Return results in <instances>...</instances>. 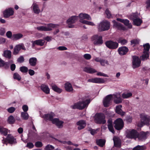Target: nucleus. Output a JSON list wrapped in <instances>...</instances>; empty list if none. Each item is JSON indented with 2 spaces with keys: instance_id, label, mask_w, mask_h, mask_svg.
I'll return each mask as SVG.
<instances>
[{
  "instance_id": "nucleus-1",
  "label": "nucleus",
  "mask_w": 150,
  "mask_h": 150,
  "mask_svg": "<svg viewBox=\"0 0 150 150\" xmlns=\"http://www.w3.org/2000/svg\"><path fill=\"white\" fill-rule=\"evenodd\" d=\"M90 102V99H86L85 101H80L74 103L71 107L73 109L81 110L87 107Z\"/></svg>"
},
{
  "instance_id": "nucleus-2",
  "label": "nucleus",
  "mask_w": 150,
  "mask_h": 150,
  "mask_svg": "<svg viewBox=\"0 0 150 150\" xmlns=\"http://www.w3.org/2000/svg\"><path fill=\"white\" fill-rule=\"evenodd\" d=\"M115 129L117 130H120L124 127V122L122 119L120 118L116 119L113 123Z\"/></svg>"
},
{
  "instance_id": "nucleus-3",
  "label": "nucleus",
  "mask_w": 150,
  "mask_h": 150,
  "mask_svg": "<svg viewBox=\"0 0 150 150\" xmlns=\"http://www.w3.org/2000/svg\"><path fill=\"white\" fill-rule=\"evenodd\" d=\"M56 25L53 23H48L47 24V27L44 26H40L37 27L36 29L39 31H48L52 30V28H54L56 27Z\"/></svg>"
},
{
  "instance_id": "nucleus-4",
  "label": "nucleus",
  "mask_w": 150,
  "mask_h": 150,
  "mask_svg": "<svg viewBox=\"0 0 150 150\" xmlns=\"http://www.w3.org/2000/svg\"><path fill=\"white\" fill-rule=\"evenodd\" d=\"M141 123L140 127H142L144 125L149 126L150 125V117L146 115H141Z\"/></svg>"
},
{
  "instance_id": "nucleus-5",
  "label": "nucleus",
  "mask_w": 150,
  "mask_h": 150,
  "mask_svg": "<svg viewBox=\"0 0 150 150\" xmlns=\"http://www.w3.org/2000/svg\"><path fill=\"white\" fill-rule=\"evenodd\" d=\"M105 44L108 48L111 50L116 49L118 48L119 46L118 43L112 40L106 41Z\"/></svg>"
},
{
  "instance_id": "nucleus-6",
  "label": "nucleus",
  "mask_w": 150,
  "mask_h": 150,
  "mask_svg": "<svg viewBox=\"0 0 150 150\" xmlns=\"http://www.w3.org/2000/svg\"><path fill=\"white\" fill-rule=\"evenodd\" d=\"M79 19V16H72L68 19L67 21V23L68 24L69 28H74V25L72 24L76 22Z\"/></svg>"
},
{
  "instance_id": "nucleus-7",
  "label": "nucleus",
  "mask_w": 150,
  "mask_h": 150,
  "mask_svg": "<svg viewBox=\"0 0 150 150\" xmlns=\"http://www.w3.org/2000/svg\"><path fill=\"white\" fill-rule=\"evenodd\" d=\"M91 40L93 41V43L95 45H101L103 43L102 36L96 35L93 36Z\"/></svg>"
},
{
  "instance_id": "nucleus-8",
  "label": "nucleus",
  "mask_w": 150,
  "mask_h": 150,
  "mask_svg": "<svg viewBox=\"0 0 150 150\" xmlns=\"http://www.w3.org/2000/svg\"><path fill=\"white\" fill-rule=\"evenodd\" d=\"M94 121L96 123L98 124L103 123V113H96L94 116Z\"/></svg>"
},
{
  "instance_id": "nucleus-9",
  "label": "nucleus",
  "mask_w": 150,
  "mask_h": 150,
  "mask_svg": "<svg viewBox=\"0 0 150 150\" xmlns=\"http://www.w3.org/2000/svg\"><path fill=\"white\" fill-rule=\"evenodd\" d=\"M132 63L133 68H135L140 66L141 61L138 56H133L132 57Z\"/></svg>"
},
{
  "instance_id": "nucleus-10",
  "label": "nucleus",
  "mask_w": 150,
  "mask_h": 150,
  "mask_svg": "<svg viewBox=\"0 0 150 150\" xmlns=\"http://www.w3.org/2000/svg\"><path fill=\"white\" fill-rule=\"evenodd\" d=\"M21 49L24 50H26V49L23 44H21L16 45L14 49V50L13 52V54L14 55L18 54Z\"/></svg>"
},
{
  "instance_id": "nucleus-11",
  "label": "nucleus",
  "mask_w": 150,
  "mask_h": 150,
  "mask_svg": "<svg viewBox=\"0 0 150 150\" xmlns=\"http://www.w3.org/2000/svg\"><path fill=\"white\" fill-rule=\"evenodd\" d=\"M13 9L12 8H9L6 9L4 11L3 13L4 16L5 18H8L13 15Z\"/></svg>"
},
{
  "instance_id": "nucleus-12",
  "label": "nucleus",
  "mask_w": 150,
  "mask_h": 150,
  "mask_svg": "<svg viewBox=\"0 0 150 150\" xmlns=\"http://www.w3.org/2000/svg\"><path fill=\"white\" fill-rule=\"evenodd\" d=\"M138 135V132L134 129H132L129 131L127 135V137L128 138L136 139L137 138Z\"/></svg>"
},
{
  "instance_id": "nucleus-13",
  "label": "nucleus",
  "mask_w": 150,
  "mask_h": 150,
  "mask_svg": "<svg viewBox=\"0 0 150 150\" xmlns=\"http://www.w3.org/2000/svg\"><path fill=\"white\" fill-rule=\"evenodd\" d=\"M129 51V50L128 47L125 46L119 47L117 50L118 54L120 56L126 55Z\"/></svg>"
},
{
  "instance_id": "nucleus-14",
  "label": "nucleus",
  "mask_w": 150,
  "mask_h": 150,
  "mask_svg": "<svg viewBox=\"0 0 150 150\" xmlns=\"http://www.w3.org/2000/svg\"><path fill=\"white\" fill-rule=\"evenodd\" d=\"M4 142H8L10 144H15L16 143V139L10 134L7 135L6 138L4 139Z\"/></svg>"
},
{
  "instance_id": "nucleus-15",
  "label": "nucleus",
  "mask_w": 150,
  "mask_h": 150,
  "mask_svg": "<svg viewBox=\"0 0 150 150\" xmlns=\"http://www.w3.org/2000/svg\"><path fill=\"white\" fill-rule=\"evenodd\" d=\"M113 26L116 28L117 30H126V28L120 23L117 22L115 21H113Z\"/></svg>"
},
{
  "instance_id": "nucleus-16",
  "label": "nucleus",
  "mask_w": 150,
  "mask_h": 150,
  "mask_svg": "<svg viewBox=\"0 0 150 150\" xmlns=\"http://www.w3.org/2000/svg\"><path fill=\"white\" fill-rule=\"evenodd\" d=\"M76 124L78 126V129L81 130L85 128L86 124L85 121L83 120H80L76 123Z\"/></svg>"
},
{
  "instance_id": "nucleus-17",
  "label": "nucleus",
  "mask_w": 150,
  "mask_h": 150,
  "mask_svg": "<svg viewBox=\"0 0 150 150\" xmlns=\"http://www.w3.org/2000/svg\"><path fill=\"white\" fill-rule=\"evenodd\" d=\"M64 123L63 121L59 120V119L57 118H54L52 121V123L55 124L59 128H62L63 127Z\"/></svg>"
},
{
  "instance_id": "nucleus-18",
  "label": "nucleus",
  "mask_w": 150,
  "mask_h": 150,
  "mask_svg": "<svg viewBox=\"0 0 150 150\" xmlns=\"http://www.w3.org/2000/svg\"><path fill=\"white\" fill-rule=\"evenodd\" d=\"M117 20L123 23L124 25L129 28H132V25L131 23H129V21L127 19H124L120 18H117Z\"/></svg>"
},
{
  "instance_id": "nucleus-19",
  "label": "nucleus",
  "mask_w": 150,
  "mask_h": 150,
  "mask_svg": "<svg viewBox=\"0 0 150 150\" xmlns=\"http://www.w3.org/2000/svg\"><path fill=\"white\" fill-rule=\"evenodd\" d=\"M32 47L34 48L35 45L40 46H43L45 43V41L43 40L39 39L32 41Z\"/></svg>"
},
{
  "instance_id": "nucleus-20",
  "label": "nucleus",
  "mask_w": 150,
  "mask_h": 150,
  "mask_svg": "<svg viewBox=\"0 0 150 150\" xmlns=\"http://www.w3.org/2000/svg\"><path fill=\"white\" fill-rule=\"evenodd\" d=\"M114 146L116 147L120 148L121 146V141L118 137H114L113 138Z\"/></svg>"
},
{
  "instance_id": "nucleus-21",
  "label": "nucleus",
  "mask_w": 150,
  "mask_h": 150,
  "mask_svg": "<svg viewBox=\"0 0 150 150\" xmlns=\"http://www.w3.org/2000/svg\"><path fill=\"white\" fill-rule=\"evenodd\" d=\"M55 116L54 113L51 112L50 114H45L43 117L45 120L51 121L52 122V120L54 119L53 118Z\"/></svg>"
},
{
  "instance_id": "nucleus-22",
  "label": "nucleus",
  "mask_w": 150,
  "mask_h": 150,
  "mask_svg": "<svg viewBox=\"0 0 150 150\" xmlns=\"http://www.w3.org/2000/svg\"><path fill=\"white\" fill-rule=\"evenodd\" d=\"M88 82L95 83H103V79L98 78H93L88 79Z\"/></svg>"
},
{
  "instance_id": "nucleus-23",
  "label": "nucleus",
  "mask_w": 150,
  "mask_h": 150,
  "mask_svg": "<svg viewBox=\"0 0 150 150\" xmlns=\"http://www.w3.org/2000/svg\"><path fill=\"white\" fill-rule=\"evenodd\" d=\"M108 128L110 131L114 134L115 132L112 125V119L109 118L107 121Z\"/></svg>"
},
{
  "instance_id": "nucleus-24",
  "label": "nucleus",
  "mask_w": 150,
  "mask_h": 150,
  "mask_svg": "<svg viewBox=\"0 0 150 150\" xmlns=\"http://www.w3.org/2000/svg\"><path fill=\"white\" fill-rule=\"evenodd\" d=\"M79 18L80 19V21L81 22V21H84V19H86L88 20H91V18L90 16L86 13H81L79 15Z\"/></svg>"
},
{
  "instance_id": "nucleus-25",
  "label": "nucleus",
  "mask_w": 150,
  "mask_h": 150,
  "mask_svg": "<svg viewBox=\"0 0 150 150\" xmlns=\"http://www.w3.org/2000/svg\"><path fill=\"white\" fill-rule=\"evenodd\" d=\"M122 107V106L121 105L117 106L116 107L115 111L116 112L117 114L121 116H123L124 115L125 112L123 111L121 109Z\"/></svg>"
},
{
  "instance_id": "nucleus-26",
  "label": "nucleus",
  "mask_w": 150,
  "mask_h": 150,
  "mask_svg": "<svg viewBox=\"0 0 150 150\" xmlns=\"http://www.w3.org/2000/svg\"><path fill=\"white\" fill-rule=\"evenodd\" d=\"M23 35L21 33H18L13 35L12 39L13 40H17L23 38Z\"/></svg>"
},
{
  "instance_id": "nucleus-27",
  "label": "nucleus",
  "mask_w": 150,
  "mask_h": 150,
  "mask_svg": "<svg viewBox=\"0 0 150 150\" xmlns=\"http://www.w3.org/2000/svg\"><path fill=\"white\" fill-rule=\"evenodd\" d=\"M138 138L140 140H145L147 137V133L144 132H141L140 133L138 132Z\"/></svg>"
},
{
  "instance_id": "nucleus-28",
  "label": "nucleus",
  "mask_w": 150,
  "mask_h": 150,
  "mask_svg": "<svg viewBox=\"0 0 150 150\" xmlns=\"http://www.w3.org/2000/svg\"><path fill=\"white\" fill-rule=\"evenodd\" d=\"M32 6L33 10L34 13L38 14L40 12V10L38 5L36 3H33Z\"/></svg>"
},
{
  "instance_id": "nucleus-29",
  "label": "nucleus",
  "mask_w": 150,
  "mask_h": 150,
  "mask_svg": "<svg viewBox=\"0 0 150 150\" xmlns=\"http://www.w3.org/2000/svg\"><path fill=\"white\" fill-rule=\"evenodd\" d=\"M114 96V102L116 104H119L121 103L122 101V99L121 98L120 96H118L116 95H113Z\"/></svg>"
},
{
  "instance_id": "nucleus-30",
  "label": "nucleus",
  "mask_w": 150,
  "mask_h": 150,
  "mask_svg": "<svg viewBox=\"0 0 150 150\" xmlns=\"http://www.w3.org/2000/svg\"><path fill=\"white\" fill-rule=\"evenodd\" d=\"M40 88L46 94L49 93L50 89L45 84H42L40 86Z\"/></svg>"
},
{
  "instance_id": "nucleus-31",
  "label": "nucleus",
  "mask_w": 150,
  "mask_h": 150,
  "mask_svg": "<svg viewBox=\"0 0 150 150\" xmlns=\"http://www.w3.org/2000/svg\"><path fill=\"white\" fill-rule=\"evenodd\" d=\"M37 61V60L36 57H31L29 59V63L30 66L34 67L36 64Z\"/></svg>"
},
{
  "instance_id": "nucleus-32",
  "label": "nucleus",
  "mask_w": 150,
  "mask_h": 150,
  "mask_svg": "<svg viewBox=\"0 0 150 150\" xmlns=\"http://www.w3.org/2000/svg\"><path fill=\"white\" fill-rule=\"evenodd\" d=\"M83 71L88 73L93 74L97 72L95 69L88 67H85L83 69Z\"/></svg>"
},
{
  "instance_id": "nucleus-33",
  "label": "nucleus",
  "mask_w": 150,
  "mask_h": 150,
  "mask_svg": "<svg viewBox=\"0 0 150 150\" xmlns=\"http://www.w3.org/2000/svg\"><path fill=\"white\" fill-rule=\"evenodd\" d=\"M8 129L5 128L3 127L0 126V133L4 136L7 135Z\"/></svg>"
},
{
  "instance_id": "nucleus-34",
  "label": "nucleus",
  "mask_w": 150,
  "mask_h": 150,
  "mask_svg": "<svg viewBox=\"0 0 150 150\" xmlns=\"http://www.w3.org/2000/svg\"><path fill=\"white\" fill-rule=\"evenodd\" d=\"M149 56V53L147 52H143V54L142 56L140 57V58L142 60L144 61L148 59Z\"/></svg>"
},
{
  "instance_id": "nucleus-35",
  "label": "nucleus",
  "mask_w": 150,
  "mask_h": 150,
  "mask_svg": "<svg viewBox=\"0 0 150 150\" xmlns=\"http://www.w3.org/2000/svg\"><path fill=\"white\" fill-rule=\"evenodd\" d=\"M4 56L8 59H10L11 57V52L9 50H6L4 52Z\"/></svg>"
},
{
  "instance_id": "nucleus-36",
  "label": "nucleus",
  "mask_w": 150,
  "mask_h": 150,
  "mask_svg": "<svg viewBox=\"0 0 150 150\" xmlns=\"http://www.w3.org/2000/svg\"><path fill=\"white\" fill-rule=\"evenodd\" d=\"M110 23L107 21H104V31L109 30L110 28Z\"/></svg>"
},
{
  "instance_id": "nucleus-37",
  "label": "nucleus",
  "mask_w": 150,
  "mask_h": 150,
  "mask_svg": "<svg viewBox=\"0 0 150 150\" xmlns=\"http://www.w3.org/2000/svg\"><path fill=\"white\" fill-rule=\"evenodd\" d=\"M65 88L66 90L68 92H70L73 90L71 84L69 83H65Z\"/></svg>"
},
{
  "instance_id": "nucleus-38",
  "label": "nucleus",
  "mask_w": 150,
  "mask_h": 150,
  "mask_svg": "<svg viewBox=\"0 0 150 150\" xmlns=\"http://www.w3.org/2000/svg\"><path fill=\"white\" fill-rule=\"evenodd\" d=\"M52 88L54 91L59 93H61L62 91L61 89L58 88L56 85H52Z\"/></svg>"
},
{
  "instance_id": "nucleus-39",
  "label": "nucleus",
  "mask_w": 150,
  "mask_h": 150,
  "mask_svg": "<svg viewBox=\"0 0 150 150\" xmlns=\"http://www.w3.org/2000/svg\"><path fill=\"white\" fill-rule=\"evenodd\" d=\"M133 23L135 25L139 26L141 25L142 22V20L138 18L133 21Z\"/></svg>"
},
{
  "instance_id": "nucleus-40",
  "label": "nucleus",
  "mask_w": 150,
  "mask_h": 150,
  "mask_svg": "<svg viewBox=\"0 0 150 150\" xmlns=\"http://www.w3.org/2000/svg\"><path fill=\"white\" fill-rule=\"evenodd\" d=\"M21 117L23 120H26L29 118V115L27 112H22L21 114Z\"/></svg>"
},
{
  "instance_id": "nucleus-41",
  "label": "nucleus",
  "mask_w": 150,
  "mask_h": 150,
  "mask_svg": "<svg viewBox=\"0 0 150 150\" xmlns=\"http://www.w3.org/2000/svg\"><path fill=\"white\" fill-rule=\"evenodd\" d=\"M144 49L143 52H145L148 53L149 52V49L150 48V45L149 43H147L143 45Z\"/></svg>"
},
{
  "instance_id": "nucleus-42",
  "label": "nucleus",
  "mask_w": 150,
  "mask_h": 150,
  "mask_svg": "<svg viewBox=\"0 0 150 150\" xmlns=\"http://www.w3.org/2000/svg\"><path fill=\"white\" fill-rule=\"evenodd\" d=\"M118 43H121L122 45H125L128 42L125 39H122V38H120L117 40Z\"/></svg>"
},
{
  "instance_id": "nucleus-43",
  "label": "nucleus",
  "mask_w": 150,
  "mask_h": 150,
  "mask_svg": "<svg viewBox=\"0 0 150 150\" xmlns=\"http://www.w3.org/2000/svg\"><path fill=\"white\" fill-rule=\"evenodd\" d=\"M132 94L131 93H123L122 95V97L123 98H127L132 96Z\"/></svg>"
},
{
  "instance_id": "nucleus-44",
  "label": "nucleus",
  "mask_w": 150,
  "mask_h": 150,
  "mask_svg": "<svg viewBox=\"0 0 150 150\" xmlns=\"http://www.w3.org/2000/svg\"><path fill=\"white\" fill-rule=\"evenodd\" d=\"M15 121V118L12 115H10L8 118V121L10 124H13Z\"/></svg>"
},
{
  "instance_id": "nucleus-45",
  "label": "nucleus",
  "mask_w": 150,
  "mask_h": 150,
  "mask_svg": "<svg viewBox=\"0 0 150 150\" xmlns=\"http://www.w3.org/2000/svg\"><path fill=\"white\" fill-rule=\"evenodd\" d=\"M139 40L137 39H134L131 40L130 41L131 45H132L134 44V45L133 46V47L139 44Z\"/></svg>"
},
{
  "instance_id": "nucleus-46",
  "label": "nucleus",
  "mask_w": 150,
  "mask_h": 150,
  "mask_svg": "<svg viewBox=\"0 0 150 150\" xmlns=\"http://www.w3.org/2000/svg\"><path fill=\"white\" fill-rule=\"evenodd\" d=\"M13 78L14 79L17 80L18 81H20L21 79V77L17 73H14Z\"/></svg>"
},
{
  "instance_id": "nucleus-47",
  "label": "nucleus",
  "mask_w": 150,
  "mask_h": 150,
  "mask_svg": "<svg viewBox=\"0 0 150 150\" xmlns=\"http://www.w3.org/2000/svg\"><path fill=\"white\" fill-rule=\"evenodd\" d=\"M96 143L97 145L101 147H103V139H97Z\"/></svg>"
},
{
  "instance_id": "nucleus-48",
  "label": "nucleus",
  "mask_w": 150,
  "mask_h": 150,
  "mask_svg": "<svg viewBox=\"0 0 150 150\" xmlns=\"http://www.w3.org/2000/svg\"><path fill=\"white\" fill-rule=\"evenodd\" d=\"M98 31L101 32L103 31V21H102L98 26Z\"/></svg>"
},
{
  "instance_id": "nucleus-49",
  "label": "nucleus",
  "mask_w": 150,
  "mask_h": 150,
  "mask_svg": "<svg viewBox=\"0 0 150 150\" xmlns=\"http://www.w3.org/2000/svg\"><path fill=\"white\" fill-rule=\"evenodd\" d=\"M81 22L83 24H85L86 25H89L93 26V25H95L92 22L89 21H87L84 20L83 21H81Z\"/></svg>"
},
{
  "instance_id": "nucleus-50",
  "label": "nucleus",
  "mask_w": 150,
  "mask_h": 150,
  "mask_svg": "<svg viewBox=\"0 0 150 150\" xmlns=\"http://www.w3.org/2000/svg\"><path fill=\"white\" fill-rule=\"evenodd\" d=\"M20 71L22 72L23 73H27L28 71V68L25 66H22L20 68Z\"/></svg>"
},
{
  "instance_id": "nucleus-51",
  "label": "nucleus",
  "mask_w": 150,
  "mask_h": 150,
  "mask_svg": "<svg viewBox=\"0 0 150 150\" xmlns=\"http://www.w3.org/2000/svg\"><path fill=\"white\" fill-rule=\"evenodd\" d=\"M131 18L133 21L139 18L138 14L137 13H132L131 16Z\"/></svg>"
},
{
  "instance_id": "nucleus-52",
  "label": "nucleus",
  "mask_w": 150,
  "mask_h": 150,
  "mask_svg": "<svg viewBox=\"0 0 150 150\" xmlns=\"http://www.w3.org/2000/svg\"><path fill=\"white\" fill-rule=\"evenodd\" d=\"M105 13L107 16V17L108 18H110L111 17L112 15L111 14L110 12L108 9L107 8L106 9L105 11Z\"/></svg>"
},
{
  "instance_id": "nucleus-53",
  "label": "nucleus",
  "mask_w": 150,
  "mask_h": 150,
  "mask_svg": "<svg viewBox=\"0 0 150 150\" xmlns=\"http://www.w3.org/2000/svg\"><path fill=\"white\" fill-rule=\"evenodd\" d=\"M35 145L36 147L40 148L43 146V144L41 142L38 141L35 143Z\"/></svg>"
},
{
  "instance_id": "nucleus-54",
  "label": "nucleus",
  "mask_w": 150,
  "mask_h": 150,
  "mask_svg": "<svg viewBox=\"0 0 150 150\" xmlns=\"http://www.w3.org/2000/svg\"><path fill=\"white\" fill-rule=\"evenodd\" d=\"M112 98V96L111 94L107 96H106L105 99H104V100H105L106 101H108L109 102H110V100H111Z\"/></svg>"
},
{
  "instance_id": "nucleus-55",
  "label": "nucleus",
  "mask_w": 150,
  "mask_h": 150,
  "mask_svg": "<svg viewBox=\"0 0 150 150\" xmlns=\"http://www.w3.org/2000/svg\"><path fill=\"white\" fill-rule=\"evenodd\" d=\"M54 149V147L53 146L48 144L46 146L45 150H52Z\"/></svg>"
},
{
  "instance_id": "nucleus-56",
  "label": "nucleus",
  "mask_w": 150,
  "mask_h": 150,
  "mask_svg": "<svg viewBox=\"0 0 150 150\" xmlns=\"http://www.w3.org/2000/svg\"><path fill=\"white\" fill-rule=\"evenodd\" d=\"M16 110V108L13 107H11L7 109L8 112L10 113H12L14 112Z\"/></svg>"
},
{
  "instance_id": "nucleus-57",
  "label": "nucleus",
  "mask_w": 150,
  "mask_h": 150,
  "mask_svg": "<svg viewBox=\"0 0 150 150\" xmlns=\"http://www.w3.org/2000/svg\"><path fill=\"white\" fill-rule=\"evenodd\" d=\"M34 145L32 142H28L27 143L26 147L29 149H32L34 147Z\"/></svg>"
},
{
  "instance_id": "nucleus-58",
  "label": "nucleus",
  "mask_w": 150,
  "mask_h": 150,
  "mask_svg": "<svg viewBox=\"0 0 150 150\" xmlns=\"http://www.w3.org/2000/svg\"><path fill=\"white\" fill-rule=\"evenodd\" d=\"M110 105V102L104 100V107H107Z\"/></svg>"
},
{
  "instance_id": "nucleus-59",
  "label": "nucleus",
  "mask_w": 150,
  "mask_h": 150,
  "mask_svg": "<svg viewBox=\"0 0 150 150\" xmlns=\"http://www.w3.org/2000/svg\"><path fill=\"white\" fill-rule=\"evenodd\" d=\"M84 57L87 60H89L91 58V55L89 54H86L83 55Z\"/></svg>"
},
{
  "instance_id": "nucleus-60",
  "label": "nucleus",
  "mask_w": 150,
  "mask_h": 150,
  "mask_svg": "<svg viewBox=\"0 0 150 150\" xmlns=\"http://www.w3.org/2000/svg\"><path fill=\"white\" fill-rule=\"evenodd\" d=\"M24 61V59L23 56H20L17 59V61L20 63L23 62Z\"/></svg>"
},
{
  "instance_id": "nucleus-61",
  "label": "nucleus",
  "mask_w": 150,
  "mask_h": 150,
  "mask_svg": "<svg viewBox=\"0 0 150 150\" xmlns=\"http://www.w3.org/2000/svg\"><path fill=\"white\" fill-rule=\"evenodd\" d=\"M88 131L90 132L91 134L93 135H94L97 133V129L95 130L91 128L88 130Z\"/></svg>"
},
{
  "instance_id": "nucleus-62",
  "label": "nucleus",
  "mask_w": 150,
  "mask_h": 150,
  "mask_svg": "<svg viewBox=\"0 0 150 150\" xmlns=\"http://www.w3.org/2000/svg\"><path fill=\"white\" fill-rule=\"evenodd\" d=\"M6 36L9 38H11L12 37L13 35H12V33L10 31H8L6 33Z\"/></svg>"
},
{
  "instance_id": "nucleus-63",
  "label": "nucleus",
  "mask_w": 150,
  "mask_h": 150,
  "mask_svg": "<svg viewBox=\"0 0 150 150\" xmlns=\"http://www.w3.org/2000/svg\"><path fill=\"white\" fill-rule=\"evenodd\" d=\"M126 122L128 123H130L132 122V118L130 116L127 117L126 119Z\"/></svg>"
},
{
  "instance_id": "nucleus-64",
  "label": "nucleus",
  "mask_w": 150,
  "mask_h": 150,
  "mask_svg": "<svg viewBox=\"0 0 150 150\" xmlns=\"http://www.w3.org/2000/svg\"><path fill=\"white\" fill-rule=\"evenodd\" d=\"M146 9H150V0H148L146 2Z\"/></svg>"
}]
</instances>
